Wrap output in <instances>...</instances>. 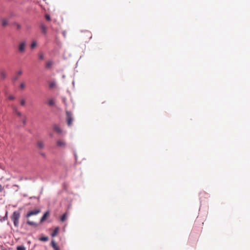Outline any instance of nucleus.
I'll return each instance as SVG.
<instances>
[{
    "mask_svg": "<svg viewBox=\"0 0 250 250\" xmlns=\"http://www.w3.org/2000/svg\"><path fill=\"white\" fill-rule=\"evenodd\" d=\"M17 119L18 120L19 126L23 127L25 125L27 117L25 115L22 114L21 112L17 111Z\"/></svg>",
    "mask_w": 250,
    "mask_h": 250,
    "instance_id": "1",
    "label": "nucleus"
},
{
    "mask_svg": "<svg viewBox=\"0 0 250 250\" xmlns=\"http://www.w3.org/2000/svg\"><path fill=\"white\" fill-rule=\"evenodd\" d=\"M66 119H67V124L68 126H71L72 125V121H73V117L71 113L69 111H66Z\"/></svg>",
    "mask_w": 250,
    "mask_h": 250,
    "instance_id": "2",
    "label": "nucleus"
},
{
    "mask_svg": "<svg viewBox=\"0 0 250 250\" xmlns=\"http://www.w3.org/2000/svg\"><path fill=\"white\" fill-rule=\"evenodd\" d=\"M40 212H41L40 209H39V208L35 209L33 210L28 212V213L26 215V217H29L32 215H37Z\"/></svg>",
    "mask_w": 250,
    "mask_h": 250,
    "instance_id": "3",
    "label": "nucleus"
},
{
    "mask_svg": "<svg viewBox=\"0 0 250 250\" xmlns=\"http://www.w3.org/2000/svg\"><path fill=\"white\" fill-rule=\"evenodd\" d=\"M25 42H21L19 45V50L21 53H23L25 51Z\"/></svg>",
    "mask_w": 250,
    "mask_h": 250,
    "instance_id": "4",
    "label": "nucleus"
},
{
    "mask_svg": "<svg viewBox=\"0 0 250 250\" xmlns=\"http://www.w3.org/2000/svg\"><path fill=\"white\" fill-rule=\"evenodd\" d=\"M37 146L39 149H43L44 147V142L42 141L38 140L37 142Z\"/></svg>",
    "mask_w": 250,
    "mask_h": 250,
    "instance_id": "5",
    "label": "nucleus"
},
{
    "mask_svg": "<svg viewBox=\"0 0 250 250\" xmlns=\"http://www.w3.org/2000/svg\"><path fill=\"white\" fill-rule=\"evenodd\" d=\"M40 27L42 33L45 35L47 33V27L45 26V25L43 23H41V24L40 25Z\"/></svg>",
    "mask_w": 250,
    "mask_h": 250,
    "instance_id": "6",
    "label": "nucleus"
},
{
    "mask_svg": "<svg viewBox=\"0 0 250 250\" xmlns=\"http://www.w3.org/2000/svg\"><path fill=\"white\" fill-rule=\"evenodd\" d=\"M10 23V17H9L7 19H2V25L3 26H5Z\"/></svg>",
    "mask_w": 250,
    "mask_h": 250,
    "instance_id": "7",
    "label": "nucleus"
},
{
    "mask_svg": "<svg viewBox=\"0 0 250 250\" xmlns=\"http://www.w3.org/2000/svg\"><path fill=\"white\" fill-rule=\"evenodd\" d=\"M57 145L59 147H64L65 143L63 141L59 140L57 141Z\"/></svg>",
    "mask_w": 250,
    "mask_h": 250,
    "instance_id": "8",
    "label": "nucleus"
},
{
    "mask_svg": "<svg viewBox=\"0 0 250 250\" xmlns=\"http://www.w3.org/2000/svg\"><path fill=\"white\" fill-rule=\"evenodd\" d=\"M51 246L54 248L55 250H60L59 247L57 246L54 240H52Z\"/></svg>",
    "mask_w": 250,
    "mask_h": 250,
    "instance_id": "9",
    "label": "nucleus"
},
{
    "mask_svg": "<svg viewBox=\"0 0 250 250\" xmlns=\"http://www.w3.org/2000/svg\"><path fill=\"white\" fill-rule=\"evenodd\" d=\"M55 100L52 98L49 99L47 101V104L50 106H53L55 104Z\"/></svg>",
    "mask_w": 250,
    "mask_h": 250,
    "instance_id": "10",
    "label": "nucleus"
},
{
    "mask_svg": "<svg viewBox=\"0 0 250 250\" xmlns=\"http://www.w3.org/2000/svg\"><path fill=\"white\" fill-rule=\"evenodd\" d=\"M53 130L58 132V133L61 134L62 133V130L61 128L57 125H54L53 126Z\"/></svg>",
    "mask_w": 250,
    "mask_h": 250,
    "instance_id": "11",
    "label": "nucleus"
},
{
    "mask_svg": "<svg viewBox=\"0 0 250 250\" xmlns=\"http://www.w3.org/2000/svg\"><path fill=\"white\" fill-rule=\"evenodd\" d=\"M59 230V227L56 228L54 230L53 232L52 233L51 236L52 237H55V236H57V234H58Z\"/></svg>",
    "mask_w": 250,
    "mask_h": 250,
    "instance_id": "12",
    "label": "nucleus"
},
{
    "mask_svg": "<svg viewBox=\"0 0 250 250\" xmlns=\"http://www.w3.org/2000/svg\"><path fill=\"white\" fill-rule=\"evenodd\" d=\"M49 214V212L48 211H46L44 214V215H43V216L42 217L41 219V221H40V222L42 223L46 219V218L47 217L48 215Z\"/></svg>",
    "mask_w": 250,
    "mask_h": 250,
    "instance_id": "13",
    "label": "nucleus"
},
{
    "mask_svg": "<svg viewBox=\"0 0 250 250\" xmlns=\"http://www.w3.org/2000/svg\"><path fill=\"white\" fill-rule=\"evenodd\" d=\"M11 220L13 222L14 226L16 227V211L13 212V214L11 216Z\"/></svg>",
    "mask_w": 250,
    "mask_h": 250,
    "instance_id": "14",
    "label": "nucleus"
},
{
    "mask_svg": "<svg viewBox=\"0 0 250 250\" xmlns=\"http://www.w3.org/2000/svg\"><path fill=\"white\" fill-rule=\"evenodd\" d=\"M25 87H26V83L24 82L21 83L20 85V87H19L20 89L21 90H24Z\"/></svg>",
    "mask_w": 250,
    "mask_h": 250,
    "instance_id": "15",
    "label": "nucleus"
},
{
    "mask_svg": "<svg viewBox=\"0 0 250 250\" xmlns=\"http://www.w3.org/2000/svg\"><path fill=\"white\" fill-rule=\"evenodd\" d=\"M48 237L47 236H42L39 238V240L41 241L46 242L48 240Z\"/></svg>",
    "mask_w": 250,
    "mask_h": 250,
    "instance_id": "16",
    "label": "nucleus"
},
{
    "mask_svg": "<svg viewBox=\"0 0 250 250\" xmlns=\"http://www.w3.org/2000/svg\"><path fill=\"white\" fill-rule=\"evenodd\" d=\"M53 64V62L52 61H48L46 63V67L47 68H49Z\"/></svg>",
    "mask_w": 250,
    "mask_h": 250,
    "instance_id": "17",
    "label": "nucleus"
},
{
    "mask_svg": "<svg viewBox=\"0 0 250 250\" xmlns=\"http://www.w3.org/2000/svg\"><path fill=\"white\" fill-rule=\"evenodd\" d=\"M6 78V74L3 71H1L0 74V79L4 80Z\"/></svg>",
    "mask_w": 250,
    "mask_h": 250,
    "instance_id": "18",
    "label": "nucleus"
},
{
    "mask_svg": "<svg viewBox=\"0 0 250 250\" xmlns=\"http://www.w3.org/2000/svg\"><path fill=\"white\" fill-rule=\"evenodd\" d=\"M27 224L32 226L36 227L37 226V224L34 222L28 220L27 222Z\"/></svg>",
    "mask_w": 250,
    "mask_h": 250,
    "instance_id": "19",
    "label": "nucleus"
},
{
    "mask_svg": "<svg viewBox=\"0 0 250 250\" xmlns=\"http://www.w3.org/2000/svg\"><path fill=\"white\" fill-rule=\"evenodd\" d=\"M7 212H6L5 215L3 217L0 216V221L3 222L7 219Z\"/></svg>",
    "mask_w": 250,
    "mask_h": 250,
    "instance_id": "20",
    "label": "nucleus"
},
{
    "mask_svg": "<svg viewBox=\"0 0 250 250\" xmlns=\"http://www.w3.org/2000/svg\"><path fill=\"white\" fill-rule=\"evenodd\" d=\"M66 213H64V214H63L61 218V221L62 222H64L65 221V220H66Z\"/></svg>",
    "mask_w": 250,
    "mask_h": 250,
    "instance_id": "21",
    "label": "nucleus"
},
{
    "mask_svg": "<svg viewBox=\"0 0 250 250\" xmlns=\"http://www.w3.org/2000/svg\"><path fill=\"white\" fill-rule=\"evenodd\" d=\"M20 104L22 106H24L25 104V100L22 99L20 100Z\"/></svg>",
    "mask_w": 250,
    "mask_h": 250,
    "instance_id": "22",
    "label": "nucleus"
},
{
    "mask_svg": "<svg viewBox=\"0 0 250 250\" xmlns=\"http://www.w3.org/2000/svg\"><path fill=\"white\" fill-rule=\"evenodd\" d=\"M36 42L35 41L32 42L31 44V48L32 49L34 48L36 46Z\"/></svg>",
    "mask_w": 250,
    "mask_h": 250,
    "instance_id": "23",
    "label": "nucleus"
},
{
    "mask_svg": "<svg viewBox=\"0 0 250 250\" xmlns=\"http://www.w3.org/2000/svg\"><path fill=\"white\" fill-rule=\"evenodd\" d=\"M17 250H25V248L23 246H19L17 248Z\"/></svg>",
    "mask_w": 250,
    "mask_h": 250,
    "instance_id": "24",
    "label": "nucleus"
},
{
    "mask_svg": "<svg viewBox=\"0 0 250 250\" xmlns=\"http://www.w3.org/2000/svg\"><path fill=\"white\" fill-rule=\"evenodd\" d=\"M55 85V83L54 82H51L49 84V86L50 88L54 87Z\"/></svg>",
    "mask_w": 250,
    "mask_h": 250,
    "instance_id": "25",
    "label": "nucleus"
},
{
    "mask_svg": "<svg viewBox=\"0 0 250 250\" xmlns=\"http://www.w3.org/2000/svg\"><path fill=\"white\" fill-rule=\"evenodd\" d=\"M45 19H46V20L47 21H50L51 20V18L50 17V16L48 14H46L45 16Z\"/></svg>",
    "mask_w": 250,
    "mask_h": 250,
    "instance_id": "26",
    "label": "nucleus"
},
{
    "mask_svg": "<svg viewBox=\"0 0 250 250\" xmlns=\"http://www.w3.org/2000/svg\"><path fill=\"white\" fill-rule=\"evenodd\" d=\"M39 57L40 60H43L44 59V55L43 54H40Z\"/></svg>",
    "mask_w": 250,
    "mask_h": 250,
    "instance_id": "27",
    "label": "nucleus"
},
{
    "mask_svg": "<svg viewBox=\"0 0 250 250\" xmlns=\"http://www.w3.org/2000/svg\"><path fill=\"white\" fill-rule=\"evenodd\" d=\"M40 155L44 158H45L46 155L44 153H41Z\"/></svg>",
    "mask_w": 250,
    "mask_h": 250,
    "instance_id": "28",
    "label": "nucleus"
},
{
    "mask_svg": "<svg viewBox=\"0 0 250 250\" xmlns=\"http://www.w3.org/2000/svg\"><path fill=\"white\" fill-rule=\"evenodd\" d=\"M3 188L2 187V186L0 184V192L2 191L3 190Z\"/></svg>",
    "mask_w": 250,
    "mask_h": 250,
    "instance_id": "29",
    "label": "nucleus"
},
{
    "mask_svg": "<svg viewBox=\"0 0 250 250\" xmlns=\"http://www.w3.org/2000/svg\"><path fill=\"white\" fill-rule=\"evenodd\" d=\"M22 71H21V70H20V71L18 72V74H19V75H21V74H22Z\"/></svg>",
    "mask_w": 250,
    "mask_h": 250,
    "instance_id": "30",
    "label": "nucleus"
},
{
    "mask_svg": "<svg viewBox=\"0 0 250 250\" xmlns=\"http://www.w3.org/2000/svg\"><path fill=\"white\" fill-rule=\"evenodd\" d=\"M16 27H17V29L20 28V26L19 25H18V24H17Z\"/></svg>",
    "mask_w": 250,
    "mask_h": 250,
    "instance_id": "31",
    "label": "nucleus"
},
{
    "mask_svg": "<svg viewBox=\"0 0 250 250\" xmlns=\"http://www.w3.org/2000/svg\"><path fill=\"white\" fill-rule=\"evenodd\" d=\"M9 98H10V99H14V97L13 96H10Z\"/></svg>",
    "mask_w": 250,
    "mask_h": 250,
    "instance_id": "32",
    "label": "nucleus"
}]
</instances>
